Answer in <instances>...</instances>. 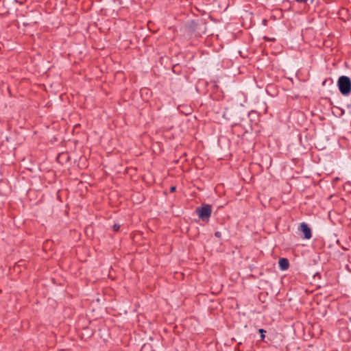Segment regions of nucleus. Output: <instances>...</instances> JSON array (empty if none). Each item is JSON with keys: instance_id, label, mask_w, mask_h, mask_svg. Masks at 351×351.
I'll use <instances>...</instances> for the list:
<instances>
[{"instance_id": "obj_9", "label": "nucleus", "mask_w": 351, "mask_h": 351, "mask_svg": "<svg viewBox=\"0 0 351 351\" xmlns=\"http://www.w3.org/2000/svg\"><path fill=\"white\" fill-rule=\"evenodd\" d=\"M176 186H171V187L170 188V192H171V193H173V192L176 191Z\"/></svg>"}, {"instance_id": "obj_5", "label": "nucleus", "mask_w": 351, "mask_h": 351, "mask_svg": "<svg viewBox=\"0 0 351 351\" xmlns=\"http://www.w3.org/2000/svg\"><path fill=\"white\" fill-rule=\"evenodd\" d=\"M311 310H313V311L317 310L318 311L319 315H317V318H319V317H324L327 313L326 308H311Z\"/></svg>"}, {"instance_id": "obj_7", "label": "nucleus", "mask_w": 351, "mask_h": 351, "mask_svg": "<svg viewBox=\"0 0 351 351\" xmlns=\"http://www.w3.org/2000/svg\"><path fill=\"white\" fill-rule=\"evenodd\" d=\"M119 228H120V226H119V224H114V225L113 226V230H114V232H117V231H119Z\"/></svg>"}, {"instance_id": "obj_1", "label": "nucleus", "mask_w": 351, "mask_h": 351, "mask_svg": "<svg viewBox=\"0 0 351 351\" xmlns=\"http://www.w3.org/2000/svg\"><path fill=\"white\" fill-rule=\"evenodd\" d=\"M337 86L340 93L345 96H348L351 93V80L348 76L342 75L339 77Z\"/></svg>"}, {"instance_id": "obj_3", "label": "nucleus", "mask_w": 351, "mask_h": 351, "mask_svg": "<svg viewBox=\"0 0 351 351\" xmlns=\"http://www.w3.org/2000/svg\"><path fill=\"white\" fill-rule=\"evenodd\" d=\"M299 230L304 233V238L306 239H310L312 237V232L308 226L302 222L300 223Z\"/></svg>"}, {"instance_id": "obj_10", "label": "nucleus", "mask_w": 351, "mask_h": 351, "mask_svg": "<svg viewBox=\"0 0 351 351\" xmlns=\"http://www.w3.org/2000/svg\"><path fill=\"white\" fill-rule=\"evenodd\" d=\"M110 311H108V313H112L114 311H115L116 308H108Z\"/></svg>"}, {"instance_id": "obj_6", "label": "nucleus", "mask_w": 351, "mask_h": 351, "mask_svg": "<svg viewBox=\"0 0 351 351\" xmlns=\"http://www.w3.org/2000/svg\"><path fill=\"white\" fill-rule=\"evenodd\" d=\"M258 332L260 333V337H261V341H264L265 340V333H266V330H264L263 328H260L258 329Z\"/></svg>"}, {"instance_id": "obj_2", "label": "nucleus", "mask_w": 351, "mask_h": 351, "mask_svg": "<svg viewBox=\"0 0 351 351\" xmlns=\"http://www.w3.org/2000/svg\"><path fill=\"white\" fill-rule=\"evenodd\" d=\"M196 212L199 219L204 221H208L211 216L212 208L209 204H204L197 208Z\"/></svg>"}, {"instance_id": "obj_4", "label": "nucleus", "mask_w": 351, "mask_h": 351, "mask_svg": "<svg viewBox=\"0 0 351 351\" xmlns=\"http://www.w3.org/2000/svg\"><path fill=\"white\" fill-rule=\"evenodd\" d=\"M278 264L282 270H287L289 266V261L285 258H280Z\"/></svg>"}, {"instance_id": "obj_8", "label": "nucleus", "mask_w": 351, "mask_h": 351, "mask_svg": "<svg viewBox=\"0 0 351 351\" xmlns=\"http://www.w3.org/2000/svg\"><path fill=\"white\" fill-rule=\"evenodd\" d=\"M215 236L217 238H221V233L220 232H215Z\"/></svg>"}]
</instances>
